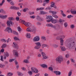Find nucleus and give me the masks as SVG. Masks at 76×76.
<instances>
[{"label":"nucleus","instance_id":"obj_60","mask_svg":"<svg viewBox=\"0 0 76 76\" xmlns=\"http://www.w3.org/2000/svg\"><path fill=\"white\" fill-rule=\"evenodd\" d=\"M4 65H2V64H0V67H1V68H3V67H4Z\"/></svg>","mask_w":76,"mask_h":76},{"label":"nucleus","instance_id":"obj_38","mask_svg":"<svg viewBox=\"0 0 76 76\" xmlns=\"http://www.w3.org/2000/svg\"><path fill=\"white\" fill-rule=\"evenodd\" d=\"M34 73H38V70L37 68L35 69V70L34 71Z\"/></svg>","mask_w":76,"mask_h":76},{"label":"nucleus","instance_id":"obj_46","mask_svg":"<svg viewBox=\"0 0 76 76\" xmlns=\"http://www.w3.org/2000/svg\"><path fill=\"white\" fill-rule=\"evenodd\" d=\"M18 73L19 76H21L22 75V74L20 72H18Z\"/></svg>","mask_w":76,"mask_h":76},{"label":"nucleus","instance_id":"obj_62","mask_svg":"<svg viewBox=\"0 0 76 76\" xmlns=\"http://www.w3.org/2000/svg\"><path fill=\"white\" fill-rule=\"evenodd\" d=\"M64 38V36H62L60 38V39H63Z\"/></svg>","mask_w":76,"mask_h":76},{"label":"nucleus","instance_id":"obj_53","mask_svg":"<svg viewBox=\"0 0 76 76\" xmlns=\"http://www.w3.org/2000/svg\"><path fill=\"white\" fill-rule=\"evenodd\" d=\"M16 20L17 21H19V17H17L16 18Z\"/></svg>","mask_w":76,"mask_h":76},{"label":"nucleus","instance_id":"obj_20","mask_svg":"<svg viewBox=\"0 0 76 76\" xmlns=\"http://www.w3.org/2000/svg\"><path fill=\"white\" fill-rule=\"evenodd\" d=\"M41 39L42 40H44V41H45V40H46V39H45V37L44 36H41Z\"/></svg>","mask_w":76,"mask_h":76},{"label":"nucleus","instance_id":"obj_61","mask_svg":"<svg viewBox=\"0 0 76 76\" xmlns=\"http://www.w3.org/2000/svg\"><path fill=\"white\" fill-rule=\"evenodd\" d=\"M42 46L45 47H47L48 46V45H45V44H43L42 45Z\"/></svg>","mask_w":76,"mask_h":76},{"label":"nucleus","instance_id":"obj_59","mask_svg":"<svg viewBox=\"0 0 76 76\" xmlns=\"http://www.w3.org/2000/svg\"><path fill=\"white\" fill-rule=\"evenodd\" d=\"M36 24L37 25H41V23L39 22H37L36 23Z\"/></svg>","mask_w":76,"mask_h":76},{"label":"nucleus","instance_id":"obj_16","mask_svg":"<svg viewBox=\"0 0 76 76\" xmlns=\"http://www.w3.org/2000/svg\"><path fill=\"white\" fill-rule=\"evenodd\" d=\"M60 48L62 51H66V48H65V47H62L61 46Z\"/></svg>","mask_w":76,"mask_h":76},{"label":"nucleus","instance_id":"obj_23","mask_svg":"<svg viewBox=\"0 0 76 76\" xmlns=\"http://www.w3.org/2000/svg\"><path fill=\"white\" fill-rule=\"evenodd\" d=\"M6 46H7V45H6V44H3L1 46L2 48H4L6 47Z\"/></svg>","mask_w":76,"mask_h":76},{"label":"nucleus","instance_id":"obj_15","mask_svg":"<svg viewBox=\"0 0 76 76\" xmlns=\"http://www.w3.org/2000/svg\"><path fill=\"white\" fill-rule=\"evenodd\" d=\"M35 44L37 46H38L40 47H41V45L40 43V42H37L35 43Z\"/></svg>","mask_w":76,"mask_h":76},{"label":"nucleus","instance_id":"obj_19","mask_svg":"<svg viewBox=\"0 0 76 76\" xmlns=\"http://www.w3.org/2000/svg\"><path fill=\"white\" fill-rule=\"evenodd\" d=\"M26 36L28 38H31V35L29 33H27Z\"/></svg>","mask_w":76,"mask_h":76},{"label":"nucleus","instance_id":"obj_63","mask_svg":"<svg viewBox=\"0 0 76 76\" xmlns=\"http://www.w3.org/2000/svg\"><path fill=\"white\" fill-rule=\"evenodd\" d=\"M52 28H53V29H56V27L55 26H53L52 25Z\"/></svg>","mask_w":76,"mask_h":76},{"label":"nucleus","instance_id":"obj_4","mask_svg":"<svg viewBox=\"0 0 76 76\" xmlns=\"http://www.w3.org/2000/svg\"><path fill=\"white\" fill-rule=\"evenodd\" d=\"M50 21L53 23H56L58 22V20L53 19H50Z\"/></svg>","mask_w":76,"mask_h":76},{"label":"nucleus","instance_id":"obj_28","mask_svg":"<svg viewBox=\"0 0 76 76\" xmlns=\"http://www.w3.org/2000/svg\"><path fill=\"white\" fill-rule=\"evenodd\" d=\"M8 19L10 20H14L15 18H13V17H10L8 18Z\"/></svg>","mask_w":76,"mask_h":76},{"label":"nucleus","instance_id":"obj_64","mask_svg":"<svg viewBox=\"0 0 76 76\" xmlns=\"http://www.w3.org/2000/svg\"><path fill=\"white\" fill-rule=\"evenodd\" d=\"M43 58L44 59H47V57L45 55V56H44L43 57Z\"/></svg>","mask_w":76,"mask_h":76},{"label":"nucleus","instance_id":"obj_43","mask_svg":"<svg viewBox=\"0 0 76 76\" xmlns=\"http://www.w3.org/2000/svg\"><path fill=\"white\" fill-rule=\"evenodd\" d=\"M59 22H60V23H61V22H64V20H62L61 19H60L58 20Z\"/></svg>","mask_w":76,"mask_h":76},{"label":"nucleus","instance_id":"obj_2","mask_svg":"<svg viewBox=\"0 0 76 76\" xmlns=\"http://www.w3.org/2000/svg\"><path fill=\"white\" fill-rule=\"evenodd\" d=\"M56 61L57 62H58L59 63H61V61H63V58L61 56H60L56 59Z\"/></svg>","mask_w":76,"mask_h":76},{"label":"nucleus","instance_id":"obj_35","mask_svg":"<svg viewBox=\"0 0 76 76\" xmlns=\"http://www.w3.org/2000/svg\"><path fill=\"white\" fill-rule=\"evenodd\" d=\"M23 61L24 63H29V61H28V60L26 59H25Z\"/></svg>","mask_w":76,"mask_h":76},{"label":"nucleus","instance_id":"obj_41","mask_svg":"<svg viewBox=\"0 0 76 76\" xmlns=\"http://www.w3.org/2000/svg\"><path fill=\"white\" fill-rule=\"evenodd\" d=\"M17 14L18 15V16H20V15H21V13L19 12V11H18L17 12Z\"/></svg>","mask_w":76,"mask_h":76},{"label":"nucleus","instance_id":"obj_22","mask_svg":"<svg viewBox=\"0 0 76 76\" xmlns=\"http://www.w3.org/2000/svg\"><path fill=\"white\" fill-rule=\"evenodd\" d=\"M36 69V68L34 67H32L31 68V71L34 73V72H35V69Z\"/></svg>","mask_w":76,"mask_h":76},{"label":"nucleus","instance_id":"obj_52","mask_svg":"<svg viewBox=\"0 0 76 76\" xmlns=\"http://www.w3.org/2000/svg\"><path fill=\"white\" fill-rule=\"evenodd\" d=\"M18 30L19 32H20L22 31V29H21V28L19 27H18Z\"/></svg>","mask_w":76,"mask_h":76},{"label":"nucleus","instance_id":"obj_49","mask_svg":"<svg viewBox=\"0 0 76 76\" xmlns=\"http://www.w3.org/2000/svg\"><path fill=\"white\" fill-rule=\"evenodd\" d=\"M1 60L2 61H3L4 60H3V57L2 56H1Z\"/></svg>","mask_w":76,"mask_h":76},{"label":"nucleus","instance_id":"obj_36","mask_svg":"<svg viewBox=\"0 0 76 76\" xmlns=\"http://www.w3.org/2000/svg\"><path fill=\"white\" fill-rule=\"evenodd\" d=\"M28 8H25L23 10V11L24 12H26L27 10H28Z\"/></svg>","mask_w":76,"mask_h":76},{"label":"nucleus","instance_id":"obj_27","mask_svg":"<svg viewBox=\"0 0 76 76\" xmlns=\"http://www.w3.org/2000/svg\"><path fill=\"white\" fill-rule=\"evenodd\" d=\"M50 2V0H45L43 1V3H48Z\"/></svg>","mask_w":76,"mask_h":76},{"label":"nucleus","instance_id":"obj_21","mask_svg":"<svg viewBox=\"0 0 76 76\" xmlns=\"http://www.w3.org/2000/svg\"><path fill=\"white\" fill-rule=\"evenodd\" d=\"M53 25L51 23L48 24L46 25V26H49V27H52Z\"/></svg>","mask_w":76,"mask_h":76},{"label":"nucleus","instance_id":"obj_9","mask_svg":"<svg viewBox=\"0 0 76 76\" xmlns=\"http://www.w3.org/2000/svg\"><path fill=\"white\" fill-rule=\"evenodd\" d=\"M51 4H52L50 5L51 7H54V8H55V9H56L57 8L56 6V5H55V4H54V3L52 2Z\"/></svg>","mask_w":76,"mask_h":76},{"label":"nucleus","instance_id":"obj_47","mask_svg":"<svg viewBox=\"0 0 76 76\" xmlns=\"http://www.w3.org/2000/svg\"><path fill=\"white\" fill-rule=\"evenodd\" d=\"M8 76H12L13 75V73L10 72H9L8 73Z\"/></svg>","mask_w":76,"mask_h":76},{"label":"nucleus","instance_id":"obj_30","mask_svg":"<svg viewBox=\"0 0 76 76\" xmlns=\"http://www.w3.org/2000/svg\"><path fill=\"white\" fill-rule=\"evenodd\" d=\"M40 48V47L37 45L34 47V49H39Z\"/></svg>","mask_w":76,"mask_h":76},{"label":"nucleus","instance_id":"obj_34","mask_svg":"<svg viewBox=\"0 0 76 76\" xmlns=\"http://www.w3.org/2000/svg\"><path fill=\"white\" fill-rule=\"evenodd\" d=\"M9 54L8 52H6L5 54V56H6V57H9Z\"/></svg>","mask_w":76,"mask_h":76},{"label":"nucleus","instance_id":"obj_25","mask_svg":"<svg viewBox=\"0 0 76 76\" xmlns=\"http://www.w3.org/2000/svg\"><path fill=\"white\" fill-rule=\"evenodd\" d=\"M28 73L29 75H32V72L31 71H29L28 72Z\"/></svg>","mask_w":76,"mask_h":76},{"label":"nucleus","instance_id":"obj_48","mask_svg":"<svg viewBox=\"0 0 76 76\" xmlns=\"http://www.w3.org/2000/svg\"><path fill=\"white\" fill-rule=\"evenodd\" d=\"M70 56V55L69 54H67L66 55L65 57L66 58H69Z\"/></svg>","mask_w":76,"mask_h":76},{"label":"nucleus","instance_id":"obj_17","mask_svg":"<svg viewBox=\"0 0 76 76\" xmlns=\"http://www.w3.org/2000/svg\"><path fill=\"white\" fill-rule=\"evenodd\" d=\"M53 17L51 15H49L47 16V19H53Z\"/></svg>","mask_w":76,"mask_h":76},{"label":"nucleus","instance_id":"obj_50","mask_svg":"<svg viewBox=\"0 0 76 76\" xmlns=\"http://www.w3.org/2000/svg\"><path fill=\"white\" fill-rule=\"evenodd\" d=\"M52 16H53V17L55 18H58V16H57V15H52Z\"/></svg>","mask_w":76,"mask_h":76},{"label":"nucleus","instance_id":"obj_45","mask_svg":"<svg viewBox=\"0 0 76 76\" xmlns=\"http://www.w3.org/2000/svg\"><path fill=\"white\" fill-rule=\"evenodd\" d=\"M30 18H31V19H34V18H35V16L33 15L30 16Z\"/></svg>","mask_w":76,"mask_h":76},{"label":"nucleus","instance_id":"obj_8","mask_svg":"<svg viewBox=\"0 0 76 76\" xmlns=\"http://www.w3.org/2000/svg\"><path fill=\"white\" fill-rule=\"evenodd\" d=\"M25 25L26 26H27V27H28V26H31V23H24Z\"/></svg>","mask_w":76,"mask_h":76},{"label":"nucleus","instance_id":"obj_12","mask_svg":"<svg viewBox=\"0 0 76 76\" xmlns=\"http://www.w3.org/2000/svg\"><path fill=\"white\" fill-rule=\"evenodd\" d=\"M7 15H4L0 14V18H2V19H6L7 18Z\"/></svg>","mask_w":76,"mask_h":76},{"label":"nucleus","instance_id":"obj_51","mask_svg":"<svg viewBox=\"0 0 76 76\" xmlns=\"http://www.w3.org/2000/svg\"><path fill=\"white\" fill-rule=\"evenodd\" d=\"M61 45H63V40H62L61 41Z\"/></svg>","mask_w":76,"mask_h":76},{"label":"nucleus","instance_id":"obj_24","mask_svg":"<svg viewBox=\"0 0 76 76\" xmlns=\"http://www.w3.org/2000/svg\"><path fill=\"white\" fill-rule=\"evenodd\" d=\"M71 12L73 14H76V11L74 10H72L71 11Z\"/></svg>","mask_w":76,"mask_h":76},{"label":"nucleus","instance_id":"obj_40","mask_svg":"<svg viewBox=\"0 0 76 76\" xmlns=\"http://www.w3.org/2000/svg\"><path fill=\"white\" fill-rule=\"evenodd\" d=\"M13 33L14 34H15V35H18V33L17 32L15 31H13Z\"/></svg>","mask_w":76,"mask_h":76},{"label":"nucleus","instance_id":"obj_32","mask_svg":"<svg viewBox=\"0 0 76 76\" xmlns=\"http://www.w3.org/2000/svg\"><path fill=\"white\" fill-rule=\"evenodd\" d=\"M31 28H27L26 29V31L28 32H31Z\"/></svg>","mask_w":76,"mask_h":76},{"label":"nucleus","instance_id":"obj_14","mask_svg":"<svg viewBox=\"0 0 76 76\" xmlns=\"http://www.w3.org/2000/svg\"><path fill=\"white\" fill-rule=\"evenodd\" d=\"M13 45L14 48H17V49H18V46L16 45V43L13 42Z\"/></svg>","mask_w":76,"mask_h":76},{"label":"nucleus","instance_id":"obj_6","mask_svg":"<svg viewBox=\"0 0 76 76\" xmlns=\"http://www.w3.org/2000/svg\"><path fill=\"white\" fill-rule=\"evenodd\" d=\"M10 24L11 25H12V21L10 20H8L7 22V24L8 26H11Z\"/></svg>","mask_w":76,"mask_h":76},{"label":"nucleus","instance_id":"obj_55","mask_svg":"<svg viewBox=\"0 0 76 76\" xmlns=\"http://www.w3.org/2000/svg\"><path fill=\"white\" fill-rule=\"evenodd\" d=\"M73 17V16H72V15H68L67 16L68 18H72Z\"/></svg>","mask_w":76,"mask_h":76},{"label":"nucleus","instance_id":"obj_39","mask_svg":"<svg viewBox=\"0 0 76 76\" xmlns=\"http://www.w3.org/2000/svg\"><path fill=\"white\" fill-rule=\"evenodd\" d=\"M52 46L55 48H58V46L56 45H53Z\"/></svg>","mask_w":76,"mask_h":76},{"label":"nucleus","instance_id":"obj_33","mask_svg":"<svg viewBox=\"0 0 76 76\" xmlns=\"http://www.w3.org/2000/svg\"><path fill=\"white\" fill-rule=\"evenodd\" d=\"M15 59H11L9 60V62L10 63H12V62H13V61H14Z\"/></svg>","mask_w":76,"mask_h":76},{"label":"nucleus","instance_id":"obj_37","mask_svg":"<svg viewBox=\"0 0 76 76\" xmlns=\"http://www.w3.org/2000/svg\"><path fill=\"white\" fill-rule=\"evenodd\" d=\"M49 70H50V71H53V68L51 67H49Z\"/></svg>","mask_w":76,"mask_h":76},{"label":"nucleus","instance_id":"obj_26","mask_svg":"<svg viewBox=\"0 0 76 76\" xmlns=\"http://www.w3.org/2000/svg\"><path fill=\"white\" fill-rule=\"evenodd\" d=\"M50 12H51V13L53 14V15H56V14L57 13V12H53L51 11H50Z\"/></svg>","mask_w":76,"mask_h":76},{"label":"nucleus","instance_id":"obj_57","mask_svg":"<svg viewBox=\"0 0 76 76\" xmlns=\"http://www.w3.org/2000/svg\"><path fill=\"white\" fill-rule=\"evenodd\" d=\"M41 19V18L39 16H37V20H39L40 19Z\"/></svg>","mask_w":76,"mask_h":76},{"label":"nucleus","instance_id":"obj_3","mask_svg":"<svg viewBox=\"0 0 76 76\" xmlns=\"http://www.w3.org/2000/svg\"><path fill=\"white\" fill-rule=\"evenodd\" d=\"M10 31L11 33H12V29L10 27H7L5 30V31H6V32L7 31L8 33H10Z\"/></svg>","mask_w":76,"mask_h":76},{"label":"nucleus","instance_id":"obj_11","mask_svg":"<svg viewBox=\"0 0 76 76\" xmlns=\"http://www.w3.org/2000/svg\"><path fill=\"white\" fill-rule=\"evenodd\" d=\"M31 32H33L35 33L36 32V28L35 27H33L31 28Z\"/></svg>","mask_w":76,"mask_h":76},{"label":"nucleus","instance_id":"obj_54","mask_svg":"<svg viewBox=\"0 0 76 76\" xmlns=\"http://www.w3.org/2000/svg\"><path fill=\"white\" fill-rule=\"evenodd\" d=\"M64 25L65 27V28H66V27L67 26V23L66 22L64 24Z\"/></svg>","mask_w":76,"mask_h":76},{"label":"nucleus","instance_id":"obj_1","mask_svg":"<svg viewBox=\"0 0 76 76\" xmlns=\"http://www.w3.org/2000/svg\"><path fill=\"white\" fill-rule=\"evenodd\" d=\"M68 47L69 48H74L75 47V42L70 40L68 41Z\"/></svg>","mask_w":76,"mask_h":76},{"label":"nucleus","instance_id":"obj_31","mask_svg":"<svg viewBox=\"0 0 76 76\" xmlns=\"http://www.w3.org/2000/svg\"><path fill=\"white\" fill-rule=\"evenodd\" d=\"M1 42H6V40L5 39H1L0 40Z\"/></svg>","mask_w":76,"mask_h":76},{"label":"nucleus","instance_id":"obj_42","mask_svg":"<svg viewBox=\"0 0 76 76\" xmlns=\"http://www.w3.org/2000/svg\"><path fill=\"white\" fill-rule=\"evenodd\" d=\"M72 71H70L69 72V73H68V76H71L72 75Z\"/></svg>","mask_w":76,"mask_h":76},{"label":"nucleus","instance_id":"obj_58","mask_svg":"<svg viewBox=\"0 0 76 76\" xmlns=\"http://www.w3.org/2000/svg\"><path fill=\"white\" fill-rule=\"evenodd\" d=\"M14 39L15 40H19V38L16 37H15Z\"/></svg>","mask_w":76,"mask_h":76},{"label":"nucleus","instance_id":"obj_7","mask_svg":"<svg viewBox=\"0 0 76 76\" xmlns=\"http://www.w3.org/2000/svg\"><path fill=\"white\" fill-rule=\"evenodd\" d=\"M54 73L56 74V75H61V72L59 71H54Z\"/></svg>","mask_w":76,"mask_h":76},{"label":"nucleus","instance_id":"obj_56","mask_svg":"<svg viewBox=\"0 0 76 76\" xmlns=\"http://www.w3.org/2000/svg\"><path fill=\"white\" fill-rule=\"evenodd\" d=\"M42 57L45 56V53L43 52L42 53Z\"/></svg>","mask_w":76,"mask_h":76},{"label":"nucleus","instance_id":"obj_5","mask_svg":"<svg viewBox=\"0 0 76 76\" xmlns=\"http://www.w3.org/2000/svg\"><path fill=\"white\" fill-rule=\"evenodd\" d=\"M39 37L38 36H37L33 39V40L34 41H39Z\"/></svg>","mask_w":76,"mask_h":76},{"label":"nucleus","instance_id":"obj_44","mask_svg":"<svg viewBox=\"0 0 76 76\" xmlns=\"http://www.w3.org/2000/svg\"><path fill=\"white\" fill-rule=\"evenodd\" d=\"M42 0H38L37 1V2L38 3H42Z\"/></svg>","mask_w":76,"mask_h":76},{"label":"nucleus","instance_id":"obj_10","mask_svg":"<svg viewBox=\"0 0 76 76\" xmlns=\"http://www.w3.org/2000/svg\"><path fill=\"white\" fill-rule=\"evenodd\" d=\"M10 9H15L16 10H19V7H17L15 6L11 7Z\"/></svg>","mask_w":76,"mask_h":76},{"label":"nucleus","instance_id":"obj_13","mask_svg":"<svg viewBox=\"0 0 76 76\" xmlns=\"http://www.w3.org/2000/svg\"><path fill=\"white\" fill-rule=\"evenodd\" d=\"M13 53L16 56H18V52H17V51H16V50H13Z\"/></svg>","mask_w":76,"mask_h":76},{"label":"nucleus","instance_id":"obj_18","mask_svg":"<svg viewBox=\"0 0 76 76\" xmlns=\"http://www.w3.org/2000/svg\"><path fill=\"white\" fill-rule=\"evenodd\" d=\"M47 12L44 11H40V14L41 15H45V14H46Z\"/></svg>","mask_w":76,"mask_h":76},{"label":"nucleus","instance_id":"obj_29","mask_svg":"<svg viewBox=\"0 0 76 76\" xmlns=\"http://www.w3.org/2000/svg\"><path fill=\"white\" fill-rule=\"evenodd\" d=\"M41 66L42 67H47V66L45 64H43L41 65Z\"/></svg>","mask_w":76,"mask_h":76}]
</instances>
